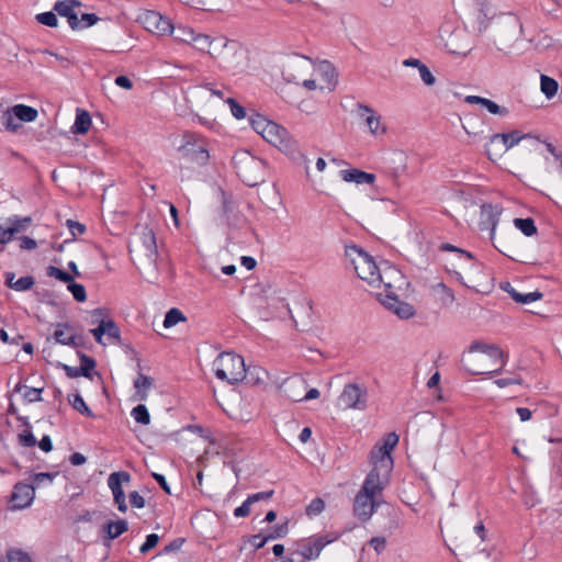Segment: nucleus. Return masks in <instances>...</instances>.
<instances>
[{
    "label": "nucleus",
    "mask_w": 562,
    "mask_h": 562,
    "mask_svg": "<svg viewBox=\"0 0 562 562\" xmlns=\"http://www.w3.org/2000/svg\"><path fill=\"white\" fill-rule=\"evenodd\" d=\"M389 483V479L381 477L379 474H374L372 472L367 474L362 486L356 494L353 501V515L358 519L368 521L372 517L381 504L378 496L382 494Z\"/></svg>",
    "instance_id": "f257e3e1"
},
{
    "label": "nucleus",
    "mask_w": 562,
    "mask_h": 562,
    "mask_svg": "<svg viewBox=\"0 0 562 562\" xmlns=\"http://www.w3.org/2000/svg\"><path fill=\"white\" fill-rule=\"evenodd\" d=\"M345 255L352 265L357 276L372 286H380L381 283L384 284V282H386L385 278L390 274H395L400 279H403L401 272L395 269L389 268L381 272L374 259L355 244L345 247Z\"/></svg>",
    "instance_id": "f03ea898"
},
{
    "label": "nucleus",
    "mask_w": 562,
    "mask_h": 562,
    "mask_svg": "<svg viewBox=\"0 0 562 562\" xmlns=\"http://www.w3.org/2000/svg\"><path fill=\"white\" fill-rule=\"evenodd\" d=\"M522 34V23L514 13L501 14L494 22V44L497 50L508 53Z\"/></svg>",
    "instance_id": "7ed1b4c3"
},
{
    "label": "nucleus",
    "mask_w": 562,
    "mask_h": 562,
    "mask_svg": "<svg viewBox=\"0 0 562 562\" xmlns=\"http://www.w3.org/2000/svg\"><path fill=\"white\" fill-rule=\"evenodd\" d=\"M212 369L218 380L228 384H236L247 375L244 358L235 352L220 353L213 361Z\"/></svg>",
    "instance_id": "20e7f679"
},
{
    "label": "nucleus",
    "mask_w": 562,
    "mask_h": 562,
    "mask_svg": "<svg viewBox=\"0 0 562 562\" xmlns=\"http://www.w3.org/2000/svg\"><path fill=\"white\" fill-rule=\"evenodd\" d=\"M233 164L238 177L248 187H255L263 180L266 164L249 150L236 151L233 156Z\"/></svg>",
    "instance_id": "39448f33"
},
{
    "label": "nucleus",
    "mask_w": 562,
    "mask_h": 562,
    "mask_svg": "<svg viewBox=\"0 0 562 562\" xmlns=\"http://www.w3.org/2000/svg\"><path fill=\"white\" fill-rule=\"evenodd\" d=\"M398 441L400 436L394 431L384 436L383 443L381 446H375L370 453L372 463L370 472L379 474L381 477L391 479V473L394 467L391 452L397 446Z\"/></svg>",
    "instance_id": "423d86ee"
},
{
    "label": "nucleus",
    "mask_w": 562,
    "mask_h": 562,
    "mask_svg": "<svg viewBox=\"0 0 562 562\" xmlns=\"http://www.w3.org/2000/svg\"><path fill=\"white\" fill-rule=\"evenodd\" d=\"M439 38L447 52L453 55L467 56L471 50L468 31L451 22H445L439 27Z\"/></svg>",
    "instance_id": "0eeeda50"
},
{
    "label": "nucleus",
    "mask_w": 562,
    "mask_h": 562,
    "mask_svg": "<svg viewBox=\"0 0 562 562\" xmlns=\"http://www.w3.org/2000/svg\"><path fill=\"white\" fill-rule=\"evenodd\" d=\"M182 145L179 147V151L182 153V156L191 161L196 162L200 166H203L209 160V150L204 145L203 139L200 135L186 132L182 137Z\"/></svg>",
    "instance_id": "6e6552de"
},
{
    "label": "nucleus",
    "mask_w": 562,
    "mask_h": 562,
    "mask_svg": "<svg viewBox=\"0 0 562 562\" xmlns=\"http://www.w3.org/2000/svg\"><path fill=\"white\" fill-rule=\"evenodd\" d=\"M368 389L364 384L348 383L344 386L338 402L345 409L366 411L368 408Z\"/></svg>",
    "instance_id": "1a4fd4ad"
},
{
    "label": "nucleus",
    "mask_w": 562,
    "mask_h": 562,
    "mask_svg": "<svg viewBox=\"0 0 562 562\" xmlns=\"http://www.w3.org/2000/svg\"><path fill=\"white\" fill-rule=\"evenodd\" d=\"M339 537L340 535L338 532L326 536H312L302 540L293 554L302 557L304 560H315L327 544L338 540Z\"/></svg>",
    "instance_id": "9d476101"
},
{
    "label": "nucleus",
    "mask_w": 562,
    "mask_h": 562,
    "mask_svg": "<svg viewBox=\"0 0 562 562\" xmlns=\"http://www.w3.org/2000/svg\"><path fill=\"white\" fill-rule=\"evenodd\" d=\"M137 21L143 27L157 35H170L173 31V24L170 19L157 11L147 10L139 14Z\"/></svg>",
    "instance_id": "9b49d317"
},
{
    "label": "nucleus",
    "mask_w": 562,
    "mask_h": 562,
    "mask_svg": "<svg viewBox=\"0 0 562 562\" xmlns=\"http://www.w3.org/2000/svg\"><path fill=\"white\" fill-rule=\"evenodd\" d=\"M385 294L381 299L382 304L402 319H408L415 315V308L407 302L398 299L396 293L392 290L391 282H384Z\"/></svg>",
    "instance_id": "f8f14e48"
},
{
    "label": "nucleus",
    "mask_w": 562,
    "mask_h": 562,
    "mask_svg": "<svg viewBox=\"0 0 562 562\" xmlns=\"http://www.w3.org/2000/svg\"><path fill=\"white\" fill-rule=\"evenodd\" d=\"M525 137L526 135H521L520 132L518 131H513L510 133L493 134L490 137V142L486 144L485 153L488 156V158H492L493 147L499 145V147L495 149L496 155L499 153H505L508 149L513 148L515 145H517Z\"/></svg>",
    "instance_id": "ddd939ff"
},
{
    "label": "nucleus",
    "mask_w": 562,
    "mask_h": 562,
    "mask_svg": "<svg viewBox=\"0 0 562 562\" xmlns=\"http://www.w3.org/2000/svg\"><path fill=\"white\" fill-rule=\"evenodd\" d=\"M502 212L503 209L498 204L484 203L480 207L479 227L481 231H488L491 239L495 237Z\"/></svg>",
    "instance_id": "4468645a"
},
{
    "label": "nucleus",
    "mask_w": 562,
    "mask_h": 562,
    "mask_svg": "<svg viewBox=\"0 0 562 562\" xmlns=\"http://www.w3.org/2000/svg\"><path fill=\"white\" fill-rule=\"evenodd\" d=\"M131 481V474L126 471L113 472L108 477V486L110 487L117 509L121 513L127 510V504L125 501V494L122 487V483Z\"/></svg>",
    "instance_id": "2eb2a0df"
},
{
    "label": "nucleus",
    "mask_w": 562,
    "mask_h": 562,
    "mask_svg": "<svg viewBox=\"0 0 562 562\" xmlns=\"http://www.w3.org/2000/svg\"><path fill=\"white\" fill-rule=\"evenodd\" d=\"M470 352H482L484 355H487L494 362L501 361V367L487 372L490 376H493L495 374H498L503 367L506 364L507 357H505L503 350L494 344H485L482 341H473L469 347Z\"/></svg>",
    "instance_id": "dca6fc26"
},
{
    "label": "nucleus",
    "mask_w": 562,
    "mask_h": 562,
    "mask_svg": "<svg viewBox=\"0 0 562 562\" xmlns=\"http://www.w3.org/2000/svg\"><path fill=\"white\" fill-rule=\"evenodd\" d=\"M35 497V486L33 484L18 483L11 494L12 508L23 509L29 507Z\"/></svg>",
    "instance_id": "f3484780"
},
{
    "label": "nucleus",
    "mask_w": 562,
    "mask_h": 562,
    "mask_svg": "<svg viewBox=\"0 0 562 562\" xmlns=\"http://www.w3.org/2000/svg\"><path fill=\"white\" fill-rule=\"evenodd\" d=\"M357 113L362 119L372 135L383 134L385 127L381 125V116L369 105L358 103Z\"/></svg>",
    "instance_id": "a211bd4d"
},
{
    "label": "nucleus",
    "mask_w": 562,
    "mask_h": 562,
    "mask_svg": "<svg viewBox=\"0 0 562 562\" xmlns=\"http://www.w3.org/2000/svg\"><path fill=\"white\" fill-rule=\"evenodd\" d=\"M80 7L81 2L78 0H59L54 4V11H56L58 15L66 18L72 30H77L79 22L76 9Z\"/></svg>",
    "instance_id": "6ab92c4d"
},
{
    "label": "nucleus",
    "mask_w": 562,
    "mask_h": 562,
    "mask_svg": "<svg viewBox=\"0 0 562 562\" xmlns=\"http://www.w3.org/2000/svg\"><path fill=\"white\" fill-rule=\"evenodd\" d=\"M262 138L278 148H286L289 144L288 131L273 121L262 134Z\"/></svg>",
    "instance_id": "aec40b11"
},
{
    "label": "nucleus",
    "mask_w": 562,
    "mask_h": 562,
    "mask_svg": "<svg viewBox=\"0 0 562 562\" xmlns=\"http://www.w3.org/2000/svg\"><path fill=\"white\" fill-rule=\"evenodd\" d=\"M477 12L475 18L476 30L482 33L486 31L490 22L494 25L495 16L494 8L486 0H477Z\"/></svg>",
    "instance_id": "412c9836"
},
{
    "label": "nucleus",
    "mask_w": 562,
    "mask_h": 562,
    "mask_svg": "<svg viewBox=\"0 0 562 562\" xmlns=\"http://www.w3.org/2000/svg\"><path fill=\"white\" fill-rule=\"evenodd\" d=\"M273 493V490H270L248 495V497L241 503V505L235 508L234 516L236 518L247 517L250 514V506L252 504L260 501L270 499Z\"/></svg>",
    "instance_id": "4be33fe9"
},
{
    "label": "nucleus",
    "mask_w": 562,
    "mask_h": 562,
    "mask_svg": "<svg viewBox=\"0 0 562 562\" xmlns=\"http://www.w3.org/2000/svg\"><path fill=\"white\" fill-rule=\"evenodd\" d=\"M339 175L344 181L355 182L357 184H372L375 181V175L362 171L357 168L340 170Z\"/></svg>",
    "instance_id": "5701e85b"
},
{
    "label": "nucleus",
    "mask_w": 562,
    "mask_h": 562,
    "mask_svg": "<svg viewBox=\"0 0 562 562\" xmlns=\"http://www.w3.org/2000/svg\"><path fill=\"white\" fill-rule=\"evenodd\" d=\"M503 290H505L516 303L520 304H529L540 300L543 296V294L539 291L520 293L508 282L505 286H503Z\"/></svg>",
    "instance_id": "b1692460"
},
{
    "label": "nucleus",
    "mask_w": 562,
    "mask_h": 562,
    "mask_svg": "<svg viewBox=\"0 0 562 562\" xmlns=\"http://www.w3.org/2000/svg\"><path fill=\"white\" fill-rule=\"evenodd\" d=\"M91 123L89 112L78 108L76 110V119L71 126V132L75 134H86L90 130Z\"/></svg>",
    "instance_id": "393cba45"
},
{
    "label": "nucleus",
    "mask_w": 562,
    "mask_h": 562,
    "mask_svg": "<svg viewBox=\"0 0 562 562\" xmlns=\"http://www.w3.org/2000/svg\"><path fill=\"white\" fill-rule=\"evenodd\" d=\"M153 379L143 373L134 380L135 398L138 401H145L148 396L147 391L153 386Z\"/></svg>",
    "instance_id": "a878e982"
},
{
    "label": "nucleus",
    "mask_w": 562,
    "mask_h": 562,
    "mask_svg": "<svg viewBox=\"0 0 562 562\" xmlns=\"http://www.w3.org/2000/svg\"><path fill=\"white\" fill-rule=\"evenodd\" d=\"M19 419L23 422V426L25 427V429L18 435L19 445L26 448L34 447L37 440L32 431V426L27 417H20Z\"/></svg>",
    "instance_id": "bb28decb"
},
{
    "label": "nucleus",
    "mask_w": 562,
    "mask_h": 562,
    "mask_svg": "<svg viewBox=\"0 0 562 562\" xmlns=\"http://www.w3.org/2000/svg\"><path fill=\"white\" fill-rule=\"evenodd\" d=\"M128 529V524L124 519H119L116 521H109L104 525V531L106 532V538L109 540H114L121 535H123Z\"/></svg>",
    "instance_id": "cd10ccee"
},
{
    "label": "nucleus",
    "mask_w": 562,
    "mask_h": 562,
    "mask_svg": "<svg viewBox=\"0 0 562 562\" xmlns=\"http://www.w3.org/2000/svg\"><path fill=\"white\" fill-rule=\"evenodd\" d=\"M67 329L68 325L59 324L54 331L55 340L60 345L77 347V337L75 335L68 334Z\"/></svg>",
    "instance_id": "c85d7f7f"
},
{
    "label": "nucleus",
    "mask_w": 562,
    "mask_h": 562,
    "mask_svg": "<svg viewBox=\"0 0 562 562\" xmlns=\"http://www.w3.org/2000/svg\"><path fill=\"white\" fill-rule=\"evenodd\" d=\"M558 89L559 83L554 78L543 74L540 75V90L547 99L550 100L555 97Z\"/></svg>",
    "instance_id": "c756f323"
},
{
    "label": "nucleus",
    "mask_w": 562,
    "mask_h": 562,
    "mask_svg": "<svg viewBox=\"0 0 562 562\" xmlns=\"http://www.w3.org/2000/svg\"><path fill=\"white\" fill-rule=\"evenodd\" d=\"M13 108V114L18 116V120L21 122H33L38 115L36 109L25 105V104H16Z\"/></svg>",
    "instance_id": "7c9ffc66"
},
{
    "label": "nucleus",
    "mask_w": 562,
    "mask_h": 562,
    "mask_svg": "<svg viewBox=\"0 0 562 562\" xmlns=\"http://www.w3.org/2000/svg\"><path fill=\"white\" fill-rule=\"evenodd\" d=\"M142 243L146 250V256L154 260L157 256L156 237L151 229H146L142 234Z\"/></svg>",
    "instance_id": "2f4dec72"
},
{
    "label": "nucleus",
    "mask_w": 562,
    "mask_h": 562,
    "mask_svg": "<svg viewBox=\"0 0 562 562\" xmlns=\"http://www.w3.org/2000/svg\"><path fill=\"white\" fill-rule=\"evenodd\" d=\"M439 249L442 250V251L456 252L458 255V258H459L460 261L468 262L471 266L475 265V258H474L473 254L468 251V250H465V249L459 248V247H457L454 245H451L449 243L441 244Z\"/></svg>",
    "instance_id": "473e14b6"
},
{
    "label": "nucleus",
    "mask_w": 562,
    "mask_h": 562,
    "mask_svg": "<svg viewBox=\"0 0 562 562\" xmlns=\"http://www.w3.org/2000/svg\"><path fill=\"white\" fill-rule=\"evenodd\" d=\"M194 33L193 29L180 24L178 26L173 25V31L170 35H173L175 41L179 43L191 44L194 41Z\"/></svg>",
    "instance_id": "72a5a7b5"
},
{
    "label": "nucleus",
    "mask_w": 562,
    "mask_h": 562,
    "mask_svg": "<svg viewBox=\"0 0 562 562\" xmlns=\"http://www.w3.org/2000/svg\"><path fill=\"white\" fill-rule=\"evenodd\" d=\"M0 562H32L30 554L22 549L10 548Z\"/></svg>",
    "instance_id": "f704fd0d"
},
{
    "label": "nucleus",
    "mask_w": 562,
    "mask_h": 562,
    "mask_svg": "<svg viewBox=\"0 0 562 562\" xmlns=\"http://www.w3.org/2000/svg\"><path fill=\"white\" fill-rule=\"evenodd\" d=\"M322 75L327 82V88L333 90L337 83V72L334 66L329 61H323L319 66Z\"/></svg>",
    "instance_id": "c9c22d12"
},
{
    "label": "nucleus",
    "mask_w": 562,
    "mask_h": 562,
    "mask_svg": "<svg viewBox=\"0 0 562 562\" xmlns=\"http://www.w3.org/2000/svg\"><path fill=\"white\" fill-rule=\"evenodd\" d=\"M514 225L527 237L537 234V226L531 217L515 218Z\"/></svg>",
    "instance_id": "e433bc0d"
},
{
    "label": "nucleus",
    "mask_w": 562,
    "mask_h": 562,
    "mask_svg": "<svg viewBox=\"0 0 562 562\" xmlns=\"http://www.w3.org/2000/svg\"><path fill=\"white\" fill-rule=\"evenodd\" d=\"M78 357L80 359V367L79 368H80V370L82 372V376H85L87 379H91L92 378L91 371L97 366L95 360L92 357H90V356H88V355H86V353H83L81 351H78Z\"/></svg>",
    "instance_id": "4c0bfd02"
},
{
    "label": "nucleus",
    "mask_w": 562,
    "mask_h": 562,
    "mask_svg": "<svg viewBox=\"0 0 562 562\" xmlns=\"http://www.w3.org/2000/svg\"><path fill=\"white\" fill-rule=\"evenodd\" d=\"M1 124L11 132H15L19 127H21V123L18 120V116L13 114V108L8 109L1 115Z\"/></svg>",
    "instance_id": "58836bf2"
},
{
    "label": "nucleus",
    "mask_w": 562,
    "mask_h": 562,
    "mask_svg": "<svg viewBox=\"0 0 562 562\" xmlns=\"http://www.w3.org/2000/svg\"><path fill=\"white\" fill-rule=\"evenodd\" d=\"M187 318L184 314L179 308H170L164 319V327L165 328H171L176 326L180 322H184Z\"/></svg>",
    "instance_id": "ea45409f"
},
{
    "label": "nucleus",
    "mask_w": 562,
    "mask_h": 562,
    "mask_svg": "<svg viewBox=\"0 0 562 562\" xmlns=\"http://www.w3.org/2000/svg\"><path fill=\"white\" fill-rule=\"evenodd\" d=\"M131 416L138 424L148 425L150 423V414L144 404L135 406L131 412Z\"/></svg>",
    "instance_id": "a19ab883"
},
{
    "label": "nucleus",
    "mask_w": 562,
    "mask_h": 562,
    "mask_svg": "<svg viewBox=\"0 0 562 562\" xmlns=\"http://www.w3.org/2000/svg\"><path fill=\"white\" fill-rule=\"evenodd\" d=\"M249 121H250V125L254 128V131L256 133L260 134L261 136L266 132V130L270 125V123L272 122L260 114L251 115Z\"/></svg>",
    "instance_id": "79ce46f5"
},
{
    "label": "nucleus",
    "mask_w": 562,
    "mask_h": 562,
    "mask_svg": "<svg viewBox=\"0 0 562 562\" xmlns=\"http://www.w3.org/2000/svg\"><path fill=\"white\" fill-rule=\"evenodd\" d=\"M71 406L80 414L90 418H94L93 412L88 407L83 397L80 394H76L74 396V400L71 401Z\"/></svg>",
    "instance_id": "37998d69"
},
{
    "label": "nucleus",
    "mask_w": 562,
    "mask_h": 562,
    "mask_svg": "<svg viewBox=\"0 0 562 562\" xmlns=\"http://www.w3.org/2000/svg\"><path fill=\"white\" fill-rule=\"evenodd\" d=\"M43 391H44V387L27 386V387H25V392L22 393V397L29 404L42 402L43 401V398H42Z\"/></svg>",
    "instance_id": "c03bdc74"
},
{
    "label": "nucleus",
    "mask_w": 562,
    "mask_h": 562,
    "mask_svg": "<svg viewBox=\"0 0 562 562\" xmlns=\"http://www.w3.org/2000/svg\"><path fill=\"white\" fill-rule=\"evenodd\" d=\"M46 274L50 278H55L65 283H69L72 281V277L68 272H66L63 269H59L55 266H49L47 268Z\"/></svg>",
    "instance_id": "a18cd8bd"
},
{
    "label": "nucleus",
    "mask_w": 562,
    "mask_h": 562,
    "mask_svg": "<svg viewBox=\"0 0 562 562\" xmlns=\"http://www.w3.org/2000/svg\"><path fill=\"white\" fill-rule=\"evenodd\" d=\"M36 21L43 25L49 26V27H56L58 24V19L55 12L47 11L43 13H38L36 15Z\"/></svg>",
    "instance_id": "49530a36"
},
{
    "label": "nucleus",
    "mask_w": 562,
    "mask_h": 562,
    "mask_svg": "<svg viewBox=\"0 0 562 562\" xmlns=\"http://www.w3.org/2000/svg\"><path fill=\"white\" fill-rule=\"evenodd\" d=\"M482 106H484L490 113L501 116H506L509 111L507 108L499 106L496 102L484 98Z\"/></svg>",
    "instance_id": "de8ad7c7"
},
{
    "label": "nucleus",
    "mask_w": 562,
    "mask_h": 562,
    "mask_svg": "<svg viewBox=\"0 0 562 562\" xmlns=\"http://www.w3.org/2000/svg\"><path fill=\"white\" fill-rule=\"evenodd\" d=\"M68 290L77 302H85L87 300V292L82 284L71 281L68 284Z\"/></svg>",
    "instance_id": "09e8293b"
},
{
    "label": "nucleus",
    "mask_w": 562,
    "mask_h": 562,
    "mask_svg": "<svg viewBox=\"0 0 562 562\" xmlns=\"http://www.w3.org/2000/svg\"><path fill=\"white\" fill-rule=\"evenodd\" d=\"M289 532L288 520L282 524H278L270 528V532L267 535L270 540L283 538Z\"/></svg>",
    "instance_id": "8fccbe9b"
},
{
    "label": "nucleus",
    "mask_w": 562,
    "mask_h": 562,
    "mask_svg": "<svg viewBox=\"0 0 562 562\" xmlns=\"http://www.w3.org/2000/svg\"><path fill=\"white\" fill-rule=\"evenodd\" d=\"M324 509H325V502L322 498L316 497V498L312 499V502L306 507V515L308 517H315V516L319 515Z\"/></svg>",
    "instance_id": "3c124183"
},
{
    "label": "nucleus",
    "mask_w": 562,
    "mask_h": 562,
    "mask_svg": "<svg viewBox=\"0 0 562 562\" xmlns=\"http://www.w3.org/2000/svg\"><path fill=\"white\" fill-rule=\"evenodd\" d=\"M58 475V472H40L32 476L33 485L40 486L42 483L47 482L52 484L54 479Z\"/></svg>",
    "instance_id": "603ef678"
},
{
    "label": "nucleus",
    "mask_w": 562,
    "mask_h": 562,
    "mask_svg": "<svg viewBox=\"0 0 562 562\" xmlns=\"http://www.w3.org/2000/svg\"><path fill=\"white\" fill-rule=\"evenodd\" d=\"M105 327L108 337L112 338L115 344H121V331L116 324L112 319H106Z\"/></svg>",
    "instance_id": "864d4df0"
},
{
    "label": "nucleus",
    "mask_w": 562,
    "mask_h": 562,
    "mask_svg": "<svg viewBox=\"0 0 562 562\" xmlns=\"http://www.w3.org/2000/svg\"><path fill=\"white\" fill-rule=\"evenodd\" d=\"M34 285V278L32 276H25V277H21L19 278L15 282H14V291H18V292H23V291H27L30 289H32Z\"/></svg>",
    "instance_id": "5fc2aeb1"
},
{
    "label": "nucleus",
    "mask_w": 562,
    "mask_h": 562,
    "mask_svg": "<svg viewBox=\"0 0 562 562\" xmlns=\"http://www.w3.org/2000/svg\"><path fill=\"white\" fill-rule=\"evenodd\" d=\"M226 102L229 105L231 112L234 117L237 120H241L246 117V110L243 105H240L235 99L228 98Z\"/></svg>",
    "instance_id": "6e6d98bb"
},
{
    "label": "nucleus",
    "mask_w": 562,
    "mask_h": 562,
    "mask_svg": "<svg viewBox=\"0 0 562 562\" xmlns=\"http://www.w3.org/2000/svg\"><path fill=\"white\" fill-rule=\"evenodd\" d=\"M191 44L200 50H205L211 46L212 41L209 35L194 33V41Z\"/></svg>",
    "instance_id": "4d7b16f0"
},
{
    "label": "nucleus",
    "mask_w": 562,
    "mask_h": 562,
    "mask_svg": "<svg viewBox=\"0 0 562 562\" xmlns=\"http://www.w3.org/2000/svg\"><path fill=\"white\" fill-rule=\"evenodd\" d=\"M98 21H99V16L97 14L82 13L81 18L80 19L78 18L79 25H78L77 30L90 27V26L94 25Z\"/></svg>",
    "instance_id": "13d9d810"
},
{
    "label": "nucleus",
    "mask_w": 562,
    "mask_h": 562,
    "mask_svg": "<svg viewBox=\"0 0 562 562\" xmlns=\"http://www.w3.org/2000/svg\"><path fill=\"white\" fill-rule=\"evenodd\" d=\"M159 541V536L156 533H150L146 536L145 542L140 546L139 552L145 554L151 549H154Z\"/></svg>",
    "instance_id": "bf43d9fd"
},
{
    "label": "nucleus",
    "mask_w": 562,
    "mask_h": 562,
    "mask_svg": "<svg viewBox=\"0 0 562 562\" xmlns=\"http://www.w3.org/2000/svg\"><path fill=\"white\" fill-rule=\"evenodd\" d=\"M5 223L9 225L10 229L13 231V236H15L19 233H24L26 231L22 223L19 222V215L16 214L9 216Z\"/></svg>",
    "instance_id": "052dcab7"
},
{
    "label": "nucleus",
    "mask_w": 562,
    "mask_h": 562,
    "mask_svg": "<svg viewBox=\"0 0 562 562\" xmlns=\"http://www.w3.org/2000/svg\"><path fill=\"white\" fill-rule=\"evenodd\" d=\"M66 225L72 237L82 235L86 232V226L74 220H67Z\"/></svg>",
    "instance_id": "680f3d73"
},
{
    "label": "nucleus",
    "mask_w": 562,
    "mask_h": 562,
    "mask_svg": "<svg viewBox=\"0 0 562 562\" xmlns=\"http://www.w3.org/2000/svg\"><path fill=\"white\" fill-rule=\"evenodd\" d=\"M419 76L422 81L426 86H434L436 83V77L432 75L430 69L427 67V65L423 66L419 70Z\"/></svg>",
    "instance_id": "e2e57ef3"
},
{
    "label": "nucleus",
    "mask_w": 562,
    "mask_h": 562,
    "mask_svg": "<svg viewBox=\"0 0 562 562\" xmlns=\"http://www.w3.org/2000/svg\"><path fill=\"white\" fill-rule=\"evenodd\" d=\"M57 368H61L69 379H76V378L82 376V372L79 367H71V366L58 362Z\"/></svg>",
    "instance_id": "0e129e2a"
},
{
    "label": "nucleus",
    "mask_w": 562,
    "mask_h": 562,
    "mask_svg": "<svg viewBox=\"0 0 562 562\" xmlns=\"http://www.w3.org/2000/svg\"><path fill=\"white\" fill-rule=\"evenodd\" d=\"M105 319H101L98 327L91 329V334L93 335L95 341L100 345H105L103 341V336L105 335Z\"/></svg>",
    "instance_id": "69168bd1"
},
{
    "label": "nucleus",
    "mask_w": 562,
    "mask_h": 562,
    "mask_svg": "<svg viewBox=\"0 0 562 562\" xmlns=\"http://www.w3.org/2000/svg\"><path fill=\"white\" fill-rule=\"evenodd\" d=\"M18 240L20 243V249L22 250H34L37 247V243L34 238L29 236H20L18 237Z\"/></svg>",
    "instance_id": "338daca9"
},
{
    "label": "nucleus",
    "mask_w": 562,
    "mask_h": 562,
    "mask_svg": "<svg viewBox=\"0 0 562 562\" xmlns=\"http://www.w3.org/2000/svg\"><path fill=\"white\" fill-rule=\"evenodd\" d=\"M128 498L132 507L137 509L145 507V498L137 491L131 492Z\"/></svg>",
    "instance_id": "774afa93"
}]
</instances>
